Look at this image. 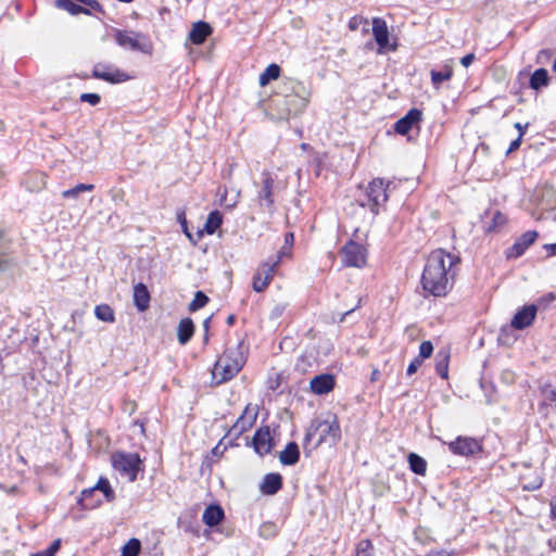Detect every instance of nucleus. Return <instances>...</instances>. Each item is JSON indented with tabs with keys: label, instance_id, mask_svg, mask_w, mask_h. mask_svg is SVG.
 Masks as SVG:
<instances>
[{
	"label": "nucleus",
	"instance_id": "864d4df0",
	"mask_svg": "<svg viewBox=\"0 0 556 556\" xmlns=\"http://www.w3.org/2000/svg\"><path fill=\"white\" fill-rule=\"evenodd\" d=\"M521 140H522V138H520V137H517L515 140H513L509 144L507 153L518 150L521 144Z\"/></svg>",
	"mask_w": 556,
	"mask_h": 556
},
{
	"label": "nucleus",
	"instance_id": "9b49d317",
	"mask_svg": "<svg viewBox=\"0 0 556 556\" xmlns=\"http://www.w3.org/2000/svg\"><path fill=\"white\" fill-rule=\"evenodd\" d=\"M92 77L110 84H121L130 79L124 71L108 63H97L92 68Z\"/></svg>",
	"mask_w": 556,
	"mask_h": 556
},
{
	"label": "nucleus",
	"instance_id": "f704fd0d",
	"mask_svg": "<svg viewBox=\"0 0 556 556\" xmlns=\"http://www.w3.org/2000/svg\"><path fill=\"white\" fill-rule=\"evenodd\" d=\"M544 400L541 404L540 412L548 414V409L554 410L553 403L556 402V390L552 388V386H547L542 390Z\"/></svg>",
	"mask_w": 556,
	"mask_h": 556
},
{
	"label": "nucleus",
	"instance_id": "ddd939ff",
	"mask_svg": "<svg viewBox=\"0 0 556 556\" xmlns=\"http://www.w3.org/2000/svg\"><path fill=\"white\" fill-rule=\"evenodd\" d=\"M448 450L459 456H471L481 452L482 446L480 442L469 437H458L456 440L448 443Z\"/></svg>",
	"mask_w": 556,
	"mask_h": 556
},
{
	"label": "nucleus",
	"instance_id": "0eeeda50",
	"mask_svg": "<svg viewBox=\"0 0 556 556\" xmlns=\"http://www.w3.org/2000/svg\"><path fill=\"white\" fill-rule=\"evenodd\" d=\"M115 41L122 48L151 53L152 45L147 37L140 33L117 29L114 34Z\"/></svg>",
	"mask_w": 556,
	"mask_h": 556
},
{
	"label": "nucleus",
	"instance_id": "393cba45",
	"mask_svg": "<svg viewBox=\"0 0 556 556\" xmlns=\"http://www.w3.org/2000/svg\"><path fill=\"white\" fill-rule=\"evenodd\" d=\"M150 293L147 286L142 282L134 287V303L139 312H143L149 307Z\"/></svg>",
	"mask_w": 556,
	"mask_h": 556
},
{
	"label": "nucleus",
	"instance_id": "39448f33",
	"mask_svg": "<svg viewBox=\"0 0 556 556\" xmlns=\"http://www.w3.org/2000/svg\"><path fill=\"white\" fill-rule=\"evenodd\" d=\"M112 465L130 482L136 481L137 475L141 470V459L137 453L117 452L112 455Z\"/></svg>",
	"mask_w": 556,
	"mask_h": 556
},
{
	"label": "nucleus",
	"instance_id": "b1692460",
	"mask_svg": "<svg viewBox=\"0 0 556 556\" xmlns=\"http://www.w3.org/2000/svg\"><path fill=\"white\" fill-rule=\"evenodd\" d=\"M225 518L224 509L219 505H208L202 515V520L207 527L219 525Z\"/></svg>",
	"mask_w": 556,
	"mask_h": 556
},
{
	"label": "nucleus",
	"instance_id": "423d86ee",
	"mask_svg": "<svg viewBox=\"0 0 556 556\" xmlns=\"http://www.w3.org/2000/svg\"><path fill=\"white\" fill-rule=\"evenodd\" d=\"M283 254L285 252L280 251L278 255L268 258L258 267L252 281V288L255 292H263L269 286Z\"/></svg>",
	"mask_w": 556,
	"mask_h": 556
},
{
	"label": "nucleus",
	"instance_id": "6e6552de",
	"mask_svg": "<svg viewBox=\"0 0 556 556\" xmlns=\"http://www.w3.org/2000/svg\"><path fill=\"white\" fill-rule=\"evenodd\" d=\"M389 182H384L381 178L372 179L366 189L367 204L375 215L379 213V208L386 204L389 199Z\"/></svg>",
	"mask_w": 556,
	"mask_h": 556
},
{
	"label": "nucleus",
	"instance_id": "e433bc0d",
	"mask_svg": "<svg viewBox=\"0 0 556 556\" xmlns=\"http://www.w3.org/2000/svg\"><path fill=\"white\" fill-rule=\"evenodd\" d=\"M96 492L101 491L108 502H112L115 498V493L111 488L110 481L106 478L101 477L97 484L92 486Z\"/></svg>",
	"mask_w": 556,
	"mask_h": 556
},
{
	"label": "nucleus",
	"instance_id": "0e129e2a",
	"mask_svg": "<svg viewBox=\"0 0 556 556\" xmlns=\"http://www.w3.org/2000/svg\"><path fill=\"white\" fill-rule=\"evenodd\" d=\"M33 556H53V555L48 549H45V551L37 552V553L33 554Z\"/></svg>",
	"mask_w": 556,
	"mask_h": 556
},
{
	"label": "nucleus",
	"instance_id": "052dcab7",
	"mask_svg": "<svg viewBox=\"0 0 556 556\" xmlns=\"http://www.w3.org/2000/svg\"><path fill=\"white\" fill-rule=\"evenodd\" d=\"M212 316L207 317L203 321L204 332H208Z\"/></svg>",
	"mask_w": 556,
	"mask_h": 556
},
{
	"label": "nucleus",
	"instance_id": "13d9d810",
	"mask_svg": "<svg viewBox=\"0 0 556 556\" xmlns=\"http://www.w3.org/2000/svg\"><path fill=\"white\" fill-rule=\"evenodd\" d=\"M515 128L519 131V136L518 137L522 138L525 132H526V130H527V128H528V124L522 125L521 123H516L515 124Z\"/></svg>",
	"mask_w": 556,
	"mask_h": 556
},
{
	"label": "nucleus",
	"instance_id": "aec40b11",
	"mask_svg": "<svg viewBox=\"0 0 556 556\" xmlns=\"http://www.w3.org/2000/svg\"><path fill=\"white\" fill-rule=\"evenodd\" d=\"M212 33L213 28L208 23L198 21L192 24L188 38L193 45L199 46L202 45Z\"/></svg>",
	"mask_w": 556,
	"mask_h": 556
},
{
	"label": "nucleus",
	"instance_id": "bb28decb",
	"mask_svg": "<svg viewBox=\"0 0 556 556\" xmlns=\"http://www.w3.org/2000/svg\"><path fill=\"white\" fill-rule=\"evenodd\" d=\"M300 459L299 446L295 442H289L283 451L280 452L279 460L285 466L295 465Z\"/></svg>",
	"mask_w": 556,
	"mask_h": 556
},
{
	"label": "nucleus",
	"instance_id": "3c124183",
	"mask_svg": "<svg viewBox=\"0 0 556 556\" xmlns=\"http://www.w3.org/2000/svg\"><path fill=\"white\" fill-rule=\"evenodd\" d=\"M475 60V54L473 53H468L466 55H464L462 59H460V64L465 67H468L469 65H471V63L473 62Z\"/></svg>",
	"mask_w": 556,
	"mask_h": 556
},
{
	"label": "nucleus",
	"instance_id": "2f4dec72",
	"mask_svg": "<svg viewBox=\"0 0 556 556\" xmlns=\"http://www.w3.org/2000/svg\"><path fill=\"white\" fill-rule=\"evenodd\" d=\"M450 355L446 352H438L435 355V371L442 379L448 377Z\"/></svg>",
	"mask_w": 556,
	"mask_h": 556
},
{
	"label": "nucleus",
	"instance_id": "f3484780",
	"mask_svg": "<svg viewBox=\"0 0 556 556\" xmlns=\"http://www.w3.org/2000/svg\"><path fill=\"white\" fill-rule=\"evenodd\" d=\"M538 306L534 304L526 305L521 309H519L511 319V327L517 330H522L529 327L536 315Z\"/></svg>",
	"mask_w": 556,
	"mask_h": 556
},
{
	"label": "nucleus",
	"instance_id": "79ce46f5",
	"mask_svg": "<svg viewBox=\"0 0 556 556\" xmlns=\"http://www.w3.org/2000/svg\"><path fill=\"white\" fill-rule=\"evenodd\" d=\"M433 352V345L430 341H422L419 345L418 358L424 361L431 356Z\"/></svg>",
	"mask_w": 556,
	"mask_h": 556
},
{
	"label": "nucleus",
	"instance_id": "7c9ffc66",
	"mask_svg": "<svg viewBox=\"0 0 556 556\" xmlns=\"http://www.w3.org/2000/svg\"><path fill=\"white\" fill-rule=\"evenodd\" d=\"M55 7L67 11L72 15H77L80 13L90 14L89 9H86L85 7L77 4L72 0H56Z\"/></svg>",
	"mask_w": 556,
	"mask_h": 556
},
{
	"label": "nucleus",
	"instance_id": "dca6fc26",
	"mask_svg": "<svg viewBox=\"0 0 556 556\" xmlns=\"http://www.w3.org/2000/svg\"><path fill=\"white\" fill-rule=\"evenodd\" d=\"M538 238V232L534 230H529L522 233L515 243L508 249L506 255L507 258H518L520 257L526 250L534 243Z\"/></svg>",
	"mask_w": 556,
	"mask_h": 556
},
{
	"label": "nucleus",
	"instance_id": "58836bf2",
	"mask_svg": "<svg viewBox=\"0 0 556 556\" xmlns=\"http://www.w3.org/2000/svg\"><path fill=\"white\" fill-rule=\"evenodd\" d=\"M93 189H94L93 185L78 184L74 188L64 190L62 192V197L65 199H70V198L76 199L81 192L92 191Z\"/></svg>",
	"mask_w": 556,
	"mask_h": 556
},
{
	"label": "nucleus",
	"instance_id": "680f3d73",
	"mask_svg": "<svg viewBox=\"0 0 556 556\" xmlns=\"http://www.w3.org/2000/svg\"><path fill=\"white\" fill-rule=\"evenodd\" d=\"M235 323H236V316L233 314L229 315L226 319V324L231 327L235 325Z\"/></svg>",
	"mask_w": 556,
	"mask_h": 556
},
{
	"label": "nucleus",
	"instance_id": "8fccbe9b",
	"mask_svg": "<svg viewBox=\"0 0 556 556\" xmlns=\"http://www.w3.org/2000/svg\"><path fill=\"white\" fill-rule=\"evenodd\" d=\"M362 22V18L358 17V16H353L350 21H349V28L353 31L357 30L358 29V26Z\"/></svg>",
	"mask_w": 556,
	"mask_h": 556
},
{
	"label": "nucleus",
	"instance_id": "5fc2aeb1",
	"mask_svg": "<svg viewBox=\"0 0 556 556\" xmlns=\"http://www.w3.org/2000/svg\"><path fill=\"white\" fill-rule=\"evenodd\" d=\"M554 300H555L554 293L549 292L547 295L540 299L539 306H544L545 303H552Z\"/></svg>",
	"mask_w": 556,
	"mask_h": 556
},
{
	"label": "nucleus",
	"instance_id": "72a5a7b5",
	"mask_svg": "<svg viewBox=\"0 0 556 556\" xmlns=\"http://www.w3.org/2000/svg\"><path fill=\"white\" fill-rule=\"evenodd\" d=\"M280 75V66L278 64H269L265 71L260 75L258 83L262 87L268 85L271 80H275Z\"/></svg>",
	"mask_w": 556,
	"mask_h": 556
},
{
	"label": "nucleus",
	"instance_id": "2eb2a0df",
	"mask_svg": "<svg viewBox=\"0 0 556 556\" xmlns=\"http://www.w3.org/2000/svg\"><path fill=\"white\" fill-rule=\"evenodd\" d=\"M274 178L269 173H263L262 187L258 191L257 198L261 206H265L269 212L274 211Z\"/></svg>",
	"mask_w": 556,
	"mask_h": 556
},
{
	"label": "nucleus",
	"instance_id": "5701e85b",
	"mask_svg": "<svg viewBox=\"0 0 556 556\" xmlns=\"http://www.w3.org/2000/svg\"><path fill=\"white\" fill-rule=\"evenodd\" d=\"M257 414L254 412L250 413L249 407H245L243 413L237 419L231 428V431L236 432L237 435L248 431L254 425Z\"/></svg>",
	"mask_w": 556,
	"mask_h": 556
},
{
	"label": "nucleus",
	"instance_id": "f257e3e1",
	"mask_svg": "<svg viewBox=\"0 0 556 556\" xmlns=\"http://www.w3.org/2000/svg\"><path fill=\"white\" fill-rule=\"evenodd\" d=\"M460 258L443 249L432 251L421 274L420 283L425 292L433 296H445L453 288L456 266Z\"/></svg>",
	"mask_w": 556,
	"mask_h": 556
},
{
	"label": "nucleus",
	"instance_id": "a19ab883",
	"mask_svg": "<svg viewBox=\"0 0 556 556\" xmlns=\"http://www.w3.org/2000/svg\"><path fill=\"white\" fill-rule=\"evenodd\" d=\"M29 178H34L36 180V185L35 186H30L28 184V180H25L24 184H25L26 188L28 190H30V191H39L46 185V177L42 174H40V173L31 174L29 176Z\"/></svg>",
	"mask_w": 556,
	"mask_h": 556
},
{
	"label": "nucleus",
	"instance_id": "473e14b6",
	"mask_svg": "<svg viewBox=\"0 0 556 556\" xmlns=\"http://www.w3.org/2000/svg\"><path fill=\"white\" fill-rule=\"evenodd\" d=\"M223 223V215L219 211L215 210L212 211L205 222L204 230L208 235H213L222 225Z\"/></svg>",
	"mask_w": 556,
	"mask_h": 556
},
{
	"label": "nucleus",
	"instance_id": "6ab92c4d",
	"mask_svg": "<svg viewBox=\"0 0 556 556\" xmlns=\"http://www.w3.org/2000/svg\"><path fill=\"white\" fill-rule=\"evenodd\" d=\"M336 384L334 377L330 374H320L311 380V390L313 393L323 395L333 390Z\"/></svg>",
	"mask_w": 556,
	"mask_h": 556
},
{
	"label": "nucleus",
	"instance_id": "6e6d98bb",
	"mask_svg": "<svg viewBox=\"0 0 556 556\" xmlns=\"http://www.w3.org/2000/svg\"><path fill=\"white\" fill-rule=\"evenodd\" d=\"M60 545H61V541L55 540L54 542L51 543V545L47 549L54 556L55 553L59 551Z\"/></svg>",
	"mask_w": 556,
	"mask_h": 556
},
{
	"label": "nucleus",
	"instance_id": "f8f14e48",
	"mask_svg": "<svg viewBox=\"0 0 556 556\" xmlns=\"http://www.w3.org/2000/svg\"><path fill=\"white\" fill-rule=\"evenodd\" d=\"M11 247V239L0 229V274L10 273L18 266V260Z\"/></svg>",
	"mask_w": 556,
	"mask_h": 556
},
{
	"label": "nucleus",
	"instance_id": "cd10ccee",
	"mask_svg": "<svg viewBox=\"0 0 556 556\" xmlns=\"http://www.w3.org/2000/svg\"><path fill=\"white\" fill-rule=\"evenodd\" d=\"M453 66L451 64H444L441 70H431L430 77L431 83L435 89H439L442 83L447 81L453 76Z\"/></svg>",
	"mask_w": 556,
	"mask_h": 556
},
{
	"label": "nucleus",
	"instance_id": "c03bdc74",
	"mask_svg": "<svg viewBox=\"0 0 556 556\" xmlns=\"http://www.w3.org/2000/svg\"><path fill=\"white\" fill-rule=\"evenodd\" d=\"M258 531L261 536L267 539L276 534V526L273 522H264Z\"/></svg>",
	"mask_w": 556,
	"mask_h": 556
},
{
	"label": "nucleus",
	"instance_id": "de8ad7c7",
	"mask_svg": "<svg viewBox=\"0 0 556 556\" xmlns=\"http://www.w3.org/2000/svg\"><path fill=\"white\" fill-rule=\"evenodd\" d=\"M424 361L419 359L417 356L410 362V364L407 367L406 374L407 376H412L415 374L418 368L421 366Z\"/></svg>",
	"mask_w": 556,
	"mask_h": 556
},
{
	"label": "nucleus",
	"instance_id": "a878e982",
	"mask_svg": "<svg viewBox=\"0 0 556 556\" xmlns=\"http://www.w3.org/2000/svg\"><path fill=\"white\" fill-rule=\"evenodd\" d=\"M193 333H194V324H193L192 319L189 317L182 318L179 321L178 328H177L178 342L181 345L187 344L193 337Z\"/></svg>",
	"mask_w": 556,
	"mask_h": 556
},
{
	"label": "nucleus",
	"instance_id": "7ed1b4c3",
	"mask_svg": "<svg viewBox=\"0 0 556 556\" xmlns=\"http://www.w3.org/2000/svg\"><path fill=\"white\" fill-rule=\"evenodd\" d=\"M245 364V356L241 351V343L236 348L227 349L217 359L212 371L217 384L231 380Z\"/></svg>",
	"mask_w": 556,
	"mask_h": 556
},
{
	"label": "nucleus",
	"instance_id": "4468645a",
	"mask_svg": "<svg viewBox=\"0 0 556 556\" xmlns=\"http://www.w3.org/2000/svg\"><path fill=\"white\" fill-rule=\"evenodd\" d=\"M422 119V112L417 109H410L403 117L394 124V131L399 135L405 136L407 135L415 126L418 127V124Z\"/></svg>",
	"mask_w": 556,
	"mask_h": 556
},
{
	"label": "nucleus",
	"instance_id": "1a4fd4ad",
	"mask_svg": "<svg viewBox=\"0 0 556 556\" xmlns=\"http://www.w3.org/2000/svg\"><path fill=\"white\" fill-rule=\"evenodd\" d=\"M372 36L378 46V54H386L397 50L396 39H394L393 42L390 41V31L387 22L383 18H372Z\"/></svg>",
	"mask_w": 556,
	"mask_h": 556
},
{
	"label": "nucleus",
	"instance_id": "c9c22d12",
	"mask_svg": "<svg viewBox=\"0 0 556 556\" xmlns=\"http://www.w3.org/2000/svg\"><path fill=\"white\" fill-rule=\"evenodd\" d=\"M96 317L105 323H114L115 315L113 308L108 304L97 305L94 308Z\"/></svg>",
	"mask_w": 556,
	"mask_h": 556
},
{
	"label": "nucleus",
	"instance_id": "f03ea898",
	"mask_svg": "<svg viewBox=\"0 0 556 556\" xmlns=\"http://www.w3.org/2000/svg\"><path fill=\"white\" fill-rule=\"evenodd\" d=\"M286 85L289 92L273 99L274 104H283L279 114L280 119H288L290 115L303 112L309 98V91L303 83L289 79Z\"/></svg>",
	"mask_w": 556,
	"mask_h": 556
},
{
	"label": "nucleus",
	"instance_id": "bf43d9fd",
	"mask_svg": "<svg viewBox=\"0 0 556 556\" xmlns=\"http://www.w3.org/2000/svg\"><path fill=\"white\" fill-rule=\"evenodd\" d=\"M293 241H294V236H293V233H292V232H288V233H286V236H285V244H286V245H289V247H292Z\"/></svg>",
	"mask_w": 556,
	"mask_h": 556
},
{
	"label": "nucleus",
	"instance_id": "a211bd4d",
	"mask_svg": "<svg viewBox=\"0 0 556 556\" xmlns=\"http://www.w3.org/2000/svg\"><path fill=\"white\" fill-rule=\"evenodd\" d=\"M252 444L257 454L262 456L268 454L273 447L269 427H261L254 433Z\"/></svg>",
	"mask_w": 556,
	"mask_h": 556
},
{
	"label": "nucleus",
	"instance_id": "603ef678",
	"mask_svg": "<svg viewBox=\"0 0 556 556\" xmlns=\"http://www.w3.org/2000/svg\"><path fill=\"white\" fill-rule=\"evenodd\" d=\"M361 303H362V299L359 298L356 305L350 309H348L346 312L342 313L340 318H339V323H342L344 321L345 317L350 314H352L355 309H357L358 307H361Z\"/></svg>",
	"mask_w": 556,
	"mask_h": 556
},
{
	"label": "nucleus",
	"instance_id": "4be33fe9",
	"mask_svg": "<svg viewBox=\"0 0 556 556\" xmlns=\"http://www.w3.org/2000/svg\"><path fill=\"white\" fill-rule=\"evenodd\" d=\"M77 504L83 509H94L102 504V498L93 488H88L81 491L80 496L77 500Z\"/></svg>",
	"mask_w": 556,
	"mask_h": 556
},
{
	"label": "nucleus",
	"instance_id": "774afa93",
	"mask_svg": "<svg viewBox=\"0 0 556 556\" xmlns=\"http://www.w3.org/2000/svg\"><path fill=\"white\" fill-rule=\"evenodd\" d=\"M552 68H553L554 71H556V59H554V60L552 61Z\"/></svg>",
	"mask_w": 556,
	"mask_h": 556
},
{
	"label": "nucleus",
	"instance_id": "20e7f679",
	"mask_svg": "<svg viewBox=\"0 0 556 556\" xmlns=\"http://www.w3.org/2000/svg\"><path fill=\"white\" fill-rule=\"evenodd\" d=\"M317 433H319V437L313 446L314 448L327 442L331 444L337 443L341 438V429L337 417L334 416L331 421L324 420L312 422L304 438L303 444L305 448Z\"/></svg>",
	"mask_w": 556,
	"mask_h": 556
},
{
	"label": "nucleus",
	"instance_id": "a18cd8bd",
	"mask_svg": "<svg viewBox=\"0 0 556 556\" xmlns=\"http://www.w3.org/2000/svg\"><path fill=\"white\" fill-rule=\"evenodd\" d=\"M79 100L96 106L100 103L101 97L98 93H81Z\"/></svg>",
	"mask_w": 556,
	"mask_h": 556
},
{
	"label": "nucleus",
	"instance_id": "e2e57ef3",
	"mask_svg": "<svg viewBox=\"0 0 556 556\" xmlns=\"http://www.w3.org/2000/svg\"><path fill=\"white\" fill-rule=\"evenodd\" d=\"M549 507H551V517L552 518H556V503L551 501Z\"/></svg>",
	"mask_w": 556,
	"mask_h": 556
},
{
	"label": "nucleus",
	"instance_id": "9d476101",
	"mask_svg": "<svg viewBox=\"0 0 556 556\" xmlns=\"http://www.w3.org/2000/svg\"><path fill=\"white\" fill-rule=\"evenodd\" d=\"M341 261L346 267L362 268L366 264V250L365 248L353 241L349 240L341 249Z\"/></svg>",
	"mask_w": 556,
	"mask_h": 556
},
{
	"label": "nucleus",
	"instance_id": "09e8293b",
	"mask_svg": "<svg viewBox=\"0 0 556 556\" xmlns=\"http://www.w3.org/2000/svg\"><path fill=\"white\" fill-rule=\"evenodd\" d=\"M542 485L541 478L536 477L533 481H530L529 483L523 484L525 490L534 491L539 489Z\"/></svg>",
	"mask_w": 556,
	"mask_h": 556
},
{
	"label": "nucleus",
	"instance_id": "4d7b16f0",
	"mask_svg": "<svg viewBox=\"0 0 556 556\" xmlns=\"http://www.w3.org/2000/svg\"><path fill=\"white\" fill-rule=\"evenodd\" d=\"M428 556H450V553L446 549H432L429 552Z\"/></svg>",
	"mask_w": 556,
	"mask_h": 556
},
{
	"label": "nucleus",
	"instance_id": "49530a36",
	"mask_svg": "<svg viewBox=\"0 0 556 556\" xmlns=\"http://www.w3.org/2000/svg\"><path fill=\"white\" fill-rule=\"evenodd\" d=\"M492 222H493V225L489 227L490 230L492 228L495 229L496 227L504 225L506 222V217L501 212H496L492 218Z\"/></svg>",
	"mask_w": 556,
	"mask_h": 556
},
{
	"label": "nucleus",
	"instance_id": "338daca9",
	"mask_svg": "<svg viewBox=\"0 0 556 556\" xmlns=\"http://www.w3.org/2000/svg\"><path fill=\"white\" fill-rule=\"evenodd\" d=\"M271 106H273L275 110H277V117L279 118V114H280L281 109L283 108V104H274V103L271 102Z\"/></svg>",
	"mask_w": 556,
	"mask_h": 556
},
{
	"label": "nucleus",
	"instance_id": "69168bd1",
	"mask_svg": "<svg viewBox=\"0 0 556 556\" xmlns=\"http://www.w3.org/2000/svg\"><path fill=\"white\" fill-rule=\"evenodd\" d=\"M546 248L549 250L551 255L556 254V243H551Z\"/></svg>",
	"mask_w": 556,
	"mask_h": 556
},
{
	"label": "nucleus",
	"instance_id": "c85d7f7f",
	"mask_svg": "<svg viewBox=\"0 0 556 556\" xmlns=\"http://www.w3.org/2000/svg\"><path fill=\"white\" fill-rule=\"evenodd\" d=\"M409 469L419 476H425L427 472V462L424 457L416 453H409L407 457Z\"/></svg>",
	"mask_w": 556,
	"mask_h": 556
},
{
	"label": "nucleus",
	"instance_id": "37998d69",
	"mask_svg": "<svg viewBox=\"0 0 556 556\" xmlns=\"http://www.w3.org/2000/svg\"><path fill=\"white\" fill-rule=\"evenodd\" d=\"M372 545L369 540H363L356 548V556H371Z\"/></svg>",
	"mask_w": 556,
	"mask_h": 556
},
{
	"label": "nucleus",
	"instance_id": "412c9836",
	"mask_svg": "<svg viewBox=\"0 0 556 556\" xmlns=\"http://www.w3.org/2000/svg\"><path fill=\"white\" fill-rule=\"evenodd\" d=\"M282 488V477L277 472L266 473L260 485V490L265 495H274Z\"/></svg>",
	"mask_w": 556,
	"mask_h": 556
},
{
	"label": "nucleus",
	"instance_id": "ea45409f",
	"mask_svg": "<svg viewBox=\"0 0 556 556\" xmlns=\"http://www.w3.org/2000/svg\"><path fill=\"white\" fill-rule=\"evenodd\" d=\"M207 302H208V296L202 291H197L193 300L190 302V304L188 306V309L190 312H197L200 308L204 307L207 304Z\"/></svg>",
	"mask_w": 556,
	"mask_h": 556
},
{
	"label": "nucleus",
	"instance_id": "4c0bfd02",
	"mask_svg": "<svg viewBox=\"0 0 556 556\" xmlns=\"http://www.w3.org/2000/svg\"><path fill=\"white\" fill-rule=\"evenodd\" d=\"M141 551V542L131 538L122 548V556H138Z\"/></svg>",
	"mask_w": 556,
	"mask_h": 556
},
{
	"label": "nucleus",
	"instance_id": "c756f323",
	"mask_svg": "<svg viewBox=\"0 0 556 556\" xmlns=\"http://www.w3.org/2000/svg\"><path fill=\"white\" fill-rule=\"evenodd\" d=\"M548 81L549 77L547 71L545 68H538L530 77V87L534 90H539L547 86Z\"/></svg>",
	"mask_w": 556,
	"mask_h": 556
}]
</instances>
